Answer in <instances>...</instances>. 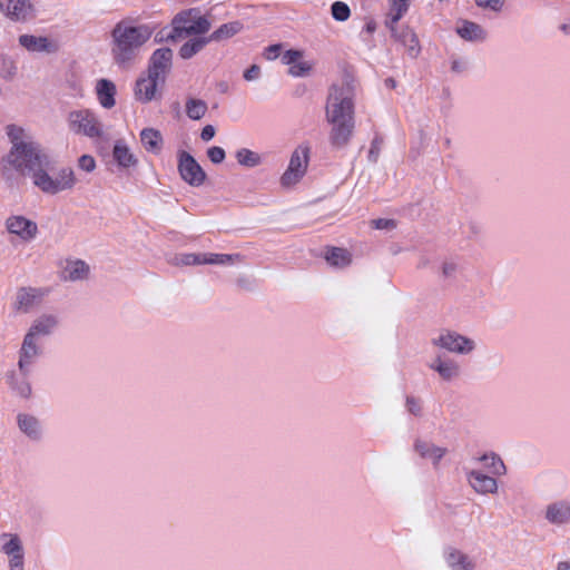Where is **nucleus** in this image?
I'll return each instance as SVG.
<instances>
[{
  "mask_svg": "<svg viewBox=\"0 0 570 570\" xmlns=\"http://www.w3.org/2000/svg\"><path fill=\"white\" fill-rule=\"evenodd\" d=\"M208 38H194L187 42H185L179 49V56L183 59H189L197 52H199L208 42Z\"/></svg>",
  "mask_w": 570,
  "mask_h": 570,
  "instance_id": "26",
  "label": "nucleus"
},
{
  "mask_svg": "<svg viewBox=\"0 0 570 570\" xmlns=\"http://www.w3.org/2000/svg\"><path fill=\"white\" fill-rule=\"evenodd\" d=\"M239 255H229V254H203V262L204 264H218V265H225L234 263L235 259H238Z\"/></svg>",
  "mask_w": 570,
  "mask_h": 570,
  "instance_id": "37",
  "label": "nucleus"
},
{
  "mask_svg": "<svg viewBox=\"0 0 570 570\" xmlns=\"http://www.w3.org/2000/svg\"><path fill=\"white\" fill-rule=\"evenodd\" d=\"M10 570H23V552L10 556Z\"/></svg>",
  "mask_w": 570,
  "mask_h": 570,
  "instance_id": "45",
  "label": "nucleus"
},
{
  "mask_svg": "<svg viewBox=\"0 0 570 570\" xmlns=\"http://www.w3.org/2000/svg\"><path fill=\"white\" fill-rule=\"evenodd\" d=\"M19 43L32 52H55L58 50V45L47 37L22 35L19 37Z\"/></svg>",
  "mask_w": 570,
  "mask_h": 570,
  "instance_id": "18",
  "label": "nucleus"
},
{
  "mask_svg": "<svg viewBox=\"0 0 570 570\" xmlns=\"http://www.w3.org/2000/svg\"><path fill=\"white\" fill-rule=\"evenodd\" d=\"M215 128L214 126L212 125H207L203 128L202 132H200V138L204 140V141H209L210 139L214 138L215 136Z\"/></svg>",
  "mask_w": 570,
  "mask_h": 570,
  "instance_id": "49",
  "label": "nucleus"
},
{
  "mask_svg": "<svg viewBox=\"0 0 570 570\" xmlns=\"http://www.w3.org/2000/svg\"><path fill=\"white\" fill-rule=\"evenodd\" d=\"M6 226L9 233L19 236L26 242L33 239L38 233L37 224L24 216L18 215L9 217L6 222Z\"/></svg>",
  "mask_w": 570,
  "mask_h": 570,
  "instance_id": "13",
  "label": "nucleus"
},
{
  "mask_svg": "<svg viewBox=\"0 0 570 570\" xmlns=\"http://www.w3.org/2000/svg\"><path fill=\"white\" fill-rule=\"evenodd\" d=\"M69 129L77 135H83L89 138H100L102 136V127L96 115L89 109H79L69 112Z\"/></svg>",
  "mask_w": 570,
  "mask_h": 570,
  "instance_id": "6",
  "label": "nucleus"
},
{
  "mask_svg": "<svg viewBox=\"0 0 570 570\" xmlns=\"http://www.w3.org/2000/svg\"><path fill=\"white\" fill-rule=\"evenodd\" d=\"M3 538H9V541L6 542L2 547V550L6 554L13 556L23 552L21 542L17 534H7L2 535Z\"/></svg>",
  "mask_w": 570,
  "mask_h": 570,
  "instance_id": "38",
  "label": "nucleus"
},
{
  "mask_svg": "<svg viewBox=\"0 0 570 570\" xmlns=\"http://www.w3.org/2000/svg\"><path fill=\"white\" fill-rule=\"evenodd\" d=\"M431 367L444 380H450L458 374V366L453 362H443L441 358H438Z\"/></svg>",
  "mask_w": 570,
  "mask_h": 570,
  "instance_id": "34",
  "label": "nucleus"
},
{
  "mask_svg": "<svg viewBox=\"0 0 570 570\" xmlns=\"http://www.w3.org/2000/svg\"><path fill=\"white\" fill-rule=\"evenodd\" d=\"M181 264L184 265H199L204 264L203 254H185L180 258Z\"/></svg>",
  "mask_w": 570,
  "mask_h": 570,
  "instance_id": "44",
  "label": "nucleus"
},
{
  "mask_svg": "<svg viewBox=\"0 0 570 570\" xmlns=\"http://www.w3.org/2000/svg\"><path fill=\"white\" fill-rule=\"evenodd\" d=\"M18 393L23 397H29L31 394V387L28 383L17 387Z\"/></svg>",
  "mask_w": 570,
  "mask_h": 570,
  "instance_id": "51",
  "label": "nucleus"
},
{
  "mask_svg": "<svg viewBox=\"0 0 570 570\" xmlns=\"http://www.w3.org/2000/svg\"><path fill=\"white\" fill-rule=\"evenodd\" d=\"M469 481L473 489L479 493H494L498 489L494 478L485 475L479 471H472L469 474Z\"/></svg>",
  "mask_w": 570,
  "mask_h": 570,
  "instance_id": "21",
  "label": "nucleus"
},
{
  "mask_svg": "<svg viewBox=\"0 0 570 570\" xmlns=\"http://www.w3.org/2000/svg\"><path fill=\"white\" fill-rule=\"evenodd\" d=\"M449 566L453 570H472L473 564L466 556L460 551H453L448 557Z\"/></svg>",
  "mask_w": 570,
  "mask_h": 570,
  "instance_id": "33",
  "label": "nucleus"
},
{
  "mask_svg": "<svg viewBox=\"0 0 570 570\" xmlns=\"http://www.w3.org/2000/svg\"><path fill=\"white\" fill-rule=\"evenodd\" d=\"M207 156L214 164H220L225 159V150L222 147L213 146L208 149Z\"/></svg>",
  "mask_w": 570,
  "mask_h": 570,
  "instance_id": "43",
  "label": "nucleus"
},
{
  "mask_svg": "<svg viewBox=\"0 0 570 570\" xmlns=\"http://www.w3.org/2000/svg\"><path fill=\"white\" fill-rule=\"evenodd\" d=\"M331 12L337 21H346L351 16L350 7L342 1H335L331 7Z\"/></svg>",
  "mask_w": 570,
  "mask_h": 570,
  "instance_id": "39",
  "label": "nucleus"
},
{
  "mask_svg": "<svg viewBox=\"0 0 570 570\" xmlns=\"http://www.w3.org/2000/svg\"><path fill=\"white\" fill-rule=\"evenodd\" d=\"M78 167L81 170H85L87 173H91L96 168V160H95V158L91 155H82L78 159Z\"/></svg>",
  "mask_w": 570,
  "mask_h": 570,
  "instance_id": "41",
  "label": "nucleus"
},
{
  "mask_svg": "<svg viewBox=\"0 0 570 570\" xmlns=\"http://www.w3.org/2000/svg\"><path fill=\"white\" fill-rule=\"evenodd\" d=\"M547 519L553 523H564L570 521L569 507L564 504H552L547 510Z\"/></svg>",
  "mask_w": 570,
  "mask_h": 570,
  "instance_id": "29",
  "label": "nucleus"
},
{
  "mask_svg": "<svg viewBox=\"0 0 570 570\" xmlns=\"http://www.w3.org/2000/svg\"><path fill=\"white\" fill-rule=\"evenodd\" d=\"M242 28L243 26L239 21L224 23L209 36V40L220 41L224 39H228L238 33L242 30Z\"/></svg>",
  "mask_w": 570,
  "mask_h": 570,
  "instance_id": "24",
  "label": "nucleus"
},
{
  "mask_svg": "<svg viewBox=\"0 0 570 570\" xmlns=\"http://www.w3.org/2000/svg\"><path fill=\"white\" fill-rule=\"evenodd\" d=\"M259 72V67L257 65H253L244 72V78L248 81L254 80L258 78Z\"/></svg>",
  "mask_w": 570,
  "mask_h": 570,
  "instance_id": "47",
  "label": "nucleus"
},
{
  "mask_svg": "<svg viewBox=\"0 0 570 570\" xmlns=\"http://www.w3.org/2000/svg\"><path fill=\"white\" fill-rule=\"evenodd\" d=\"M281 46L279 45H272L265 50V57L268 60L276 59L279 55Z\"/></svg>",
  "mask_w": 570,
  "mask_h": 570,
  "instance_id": "48",
  "label": "nucleus"
},
{
  "mask_svg": "<svg viewBox=\"0 0 570 570\" xmlns=\"http://www.w3.org/2000/svg\"><path fill=\"white\" fill-rule=\"evenodd\" d=\"M65 272L68 274L67 277L69 279L77 281L87 276L89 266L82 261H77L69 264Z\"/></svg>",
  "mask_w": 570,
  "mask_h": 570,
  "instance_id": "35",
  "label": "nucleus"
},
{
  "mask_svg": "<svg viewBox=\"0 0 570 570\" xmlns=\"http://www.w3.org/2000/svg\"><path fill=\"white\" fill-rule=\"evenodd\" d=\"M112 156L118 166L124 168L134 167L138 163L137 157L131 153L124 140H117L115 142Z\"/></svg>",
  "mask_w": 570,
  "mask_h": 570,
  "instance_id": "20",
  "label": "nucleus"
},
{
  "mask_svg": "<svg viewBox=\"0 0 570 570\" xmlns=\"http://www.w3.org/2000/svg\"><path fill=\"white\" fill-rule=\"evenodd\" d=\"M438 344L455 353H468L474 348V343L471 340L451 332L441 335Z\"/></svg>",
  "mask_w": 570,
  "mask_h": 570,
  "instance_id": "16",
  "label": "nucleus"
},
{
  "mask_svg": "<svg viewBox=\"0 0 570 570\" xmlns=\"http://www.w3.org/2000/svg\"><path fill=\"white\" fill-rule=\"evenodd\" d=\"M42 331L39 325H32L30 331L24 336L21 350H20V358H19V370L23 376H27L28 370L27 367L32 363V360L38 355V347L35 343V332Z\"/></svg>",
  "mask_w": 570,
  "mask_h": 570,
  "instance_id": "11",
  "label": "nucleus"
},
{
  "mask_svg": "<svg viewBox=\"0 0 570 570\" xmlns=\"http://www.w3.org/2000/svg\"><path fill=\"white\" fill-rule=\"evenodd\" d=\"M415 450L422 458L431 459L435 464L443 458L446 450L443 448L434 446L425 442L417 441Z\"/></svg>",
  "mask_w": 570,
  "mask_h": 570,
  "instance_id": "25",
  "label": "nucleus"
},
{
  "mask_svg": "<svg viewBox=\"0 0 570 570\" xmlns=\"http://www.w3.org/2000/svg\"><path fill=\"white\" fill-rule=\"evenodd\" d=\"M386 27L390 29L392 37L395 41L401 43L407 51V55L411 58H416L420 53V42L415 32L409 27H402L397 29V23L393 26L390 24V19L386 20Z\"/></svg>",
  "mask_w": 570,
  "mask_h": 570,
  "instance_id": "10",
  "label": "nucleus"
},
{
  "mask_svg": "<svg viewBox=\"0 0 570 570\" xmlns=\"http://www.w3.org/2000/svg\"><path fill=\"white\" fill-rule=\"evenodd\" d=\"M325 259L328 264L336 267L348 266L352 262L351 253L341 247H330L326 250Z\"/></svg>",
  "mask_w": 570,
  "mask_h": 570,
  "instance_id": "23",
  "label": "nucleus"
},
{
  "mask_svg": "<svg viewBox=\"0 0 570 570\" xmlns=\"http://www.w3.org/2000/svg\"><path fill=\"white\" fill-rule=\"evenodd\" d=\"M371 227L374 229H393L396 227L394 219L376 218L371 220Z\"/></svg>",
  "mask_w": 570,
  "mask_h": 570,
  "instance_id": "42",
  "label": "nucleus"
},
{
  "mask_svg": "<svg viewBox=\"0 0 570 570\" xmlns=\"http://www.w3.org/2000/svg\"><path fill=\"white\" fill-rule=\"evenodd\" d=\"M32 164L28 165V169L24 175L32 177L33 184L47 194H57L67 189H71L77 178L71 168L61 169L56 178H52L46 171L48 166L47 156L41 154L38 160H32Z\"/></svg>",
  "mask_w": 570,
  "mask_h": 570,
  "instance_id": "4",
  "label": "nucleus"
},
{
  "mask_svg": "<svg viewBox=\"0 0 570 570\" xmlns=\"http://www.w3.org/2000/svg\"><path fill=\"white\" fill-rule=\"evenodd\" d=\"M326 117L332 124L330 139L333 146L343 147L354 130L353 90L348 83L333 86L326 107Z\"/></svg>",
  "mask_w": 570,
  "mask_h": 570,
  "instance_id": "1",
  "label": "nucleus"
},
{
  "mask_svg": "<svg viewBox=\"0 0 570 570\" xmlns=\"http://www.w3.org/2000/svg\"><path fill=\"white\" fill-rule=\"evenodd\" d=\"M18 424L20 430L29 435L30 438H38L39 435V424L36 417L27 415V414H19L18 415Z\"/></svg>",
  "mask_w": 570,
  "mask_h": 570,
  "instance_id": "30",
  "label": "nucleus"
},
{
  "mask_svg": "<svg viewBox=\"0 0 570 570\" xmlns=\"http://www.w3.org/2000/svg\"><path fill=\"white\" fill-rule=\"evenodd\" d=\"M311 149L307 145H299L292 154L289 164L281 177L283 187L295 186L305 176L309 164Z\"/></svg>",
  "mask_w": 570,
  "mask_h": 570,
  "instance_id": "7",
  "label": "nucleus"
},
{
  "mask_svg": "<svg viewBox=\"0 0 570 570\" xmlns=\"http://www.w3.org/2000/svg\"><path fill=\"white\" fill-rule=\"evenodd\" d=\"M479 7L499 10L501 8V0H476Z\"/></svg>",
  "mask_w": 570,
  "mask_h": 570,
  "instance_id": "46",
  "label": "nucleus"
},
{
  "mask_svg": "<svg viewBox=\"0 0 570 570\" xmlns=\"http://www.w3.org/2000/svg\"><path fill=\"white\" fill-rule=\"evenodd\" d=\"M444 274H449V268H448V266H444Z\"/></svg>",
  "mask_w": 570,
  "mask_h": 570,
  "instance_id": "55",
  "label": "nucleus"
},
{
  "mask_svg": "<svg viewBox=\"0 0 570 570\" xmlns=\"http://www.w3.org/2000/svg\"><path fill=\"white\" fill-rule=\"evenodd\" d=\"M155 28L149 24L131 26L126 21L118 22L112 29V57L116 63L127 65L138 55L140 48L149 41Z\"/></svg>",
  "mask_w": 570,
  "mask_h": 570,
  "instance_id": "2",
  "label": "nucleus"
},
{
  "mask_svg": "<svg viewBox=\"0 0 570 570\" xmlns=\"http://www.w3.org/2000/svg\"><path fill=\"white\" fill-rule=\"evenodd\" d=\"M558 570H570V563L561 562L558 567Z\"/></svg>",
  "mask_w": 570,
  "mask_h": 570,
  "instance_id": "52",
  "label": "nucleus"
},
{
  "mask_svg": "<svg viewBox=\"0 0 570 570\" xmlns=\"http://www.w3.org/2000/svg\"><path fill=\"white\" fill-rule=\"evenodd\" d=\"M480 461L484 464L488 471L494 475L503 474L505 471L502 460L493 453L482 455Z\"/></svg>",
  "mask_w": 570,
  "mask_h": 570,
  "instance_id": "32",
  "label": "nucleus"
},
{
  "mask_svg": "<svg viewBox=\"0 0 570 570\" xmlns=\"http://www.w3.org/2000/svg\"><path fill=\"white\" fill-rule=\"evenodd\" d=\"M7 134L13 146L9 154L2 159V174L7 176L9 167H12L24 175L28 169V165L32 164V160H38L42 153L40 151L39 146L35 142L22 141V128L10 125L7 127Z\"/></svg>",
  "mask_w": 570,
  "mask_h": 570,
  "instance_id": "3",
  "label": "nucleus"
},
{
  "mask_svg": "<svg viewBox=\"0 0 570 570\" xmlns=\"http://www.w3.org/2000/svg\"><path fill=\"white\" fill-rule=\"evenodd\" d=\"M410 7V0H390V12L387 19L390 24L393 27L396 24L402 17L407 12Z\"/></svg>",
  "mask_w": 570,
  "mask_h": 570,
  "instance_id": "27",
  "label": "nucleus"
},
{
  "mask_svg": "<svg viewBox=\"0 0 570 570\" xmlns=\"http://www.w3.org/2000/svg\"><path fill=\"white\" fill-rule=\"evenodd\" d=\"M389 82H390V86L394 87V80L390 79Z\"/></svg>",
  "mask_w": 570,
  "mask_h": 570,
  "instance_id": "56",
  "label": "nucleus"
},
{
  "mask_svg": "<svg viewBox=\"0 0 570 570\" xmlns=\"http://www.w3.org/2000/svg\"><path fill=\"white\" fill-rule=\"evenodd\" d=\"M39 324H40V328L45 330V331H39V330L36 331L35 332V336L49 334L50 331L56 325V320L53 317H50V316L42 317V318L38 320L33 325H39Z\"/></svg>",
  "mask_w": 570,
  "mask_h": 570,
  "instance_id": "40",
  "label": "nucleus"
},
{
  "mask_svg": "<svg viewBox=\"0 0 570 570\" xmlns=\"http://www.w3.org/2000/svg\"><path fill=\"white\" fill-rule=\"evenodd\" d=\"M458 33L465 40H482L484 39V32L482 28L471 21H464L461 27L458 28Z\"/></svg>",
  "mask_w": 570,
  "mask_h": 570,
  "instance_id": "28",
  "label": "nucleus"
},
{
  "mask_svg": "<svg viewBox=\"0 0 570 570\" xmlns=\"http://www.w3.org/2000/svg\"><path fill=\"white\" fill-rule=\"evenodd\" d=\"M207 104L200 99H188L186 102V114L193 120H198L205 116Z\"/></svg>",
  "mask_w": 570,
  "mask_h": 570,
  "instance_id": "31",
  "label": "nucleus"
},
{
  "mask_svg": "<svg viewBox=\"0 0 570 570\" xmlns=\"http://www.w3.org/2000/svg\"><path fill=\"white\" fill-rule=\"evenodd\" d=\"M0 9L14 21H24L33 16L30 0H0Z\"/></svg>",
  "mask_w": 570,
  "mask_h": 570,
  "instance_id": "12",
  "label": "nucleus"
},
{
  "mask_svg": "<svg viewBox=\"0 0 570 570\" xmlns=\"http://www.w3.org/2000/svg\"><path fill=\"white\" fill-rule=\"evenodd\" d=\"M406 406H407V410L412 414H415V415L419 414L421 411V406H420L419 402L416 400H414L413 397L406 399Z\"/></svg>",
  "mask_w": 570,
  "mask_h": 570,
  "instance_id": "50",
  "label": "nucleus"
},
{
  "mask_svg": "<svg viewBox=\"0 0 570 570\" xmlns=\"http://www.w3.org/2000/svg\"><path fill=\"white\" fill-rule=\"evenodd\" d=\"M236 158L240 165L247 167H254L261 163V157L247 148L239 149L236 154Z\"/></svg>",
  "mask_w": 570,
  "mask_h": 570,
  "instance_id": "36",
  "label": "nucleus"
},
{
  "mask_svg": "<svg viewBox=\"0 0 570 570\" xmlns=\"http://www.w3.org/2000/svg\"><path fill=\"white\" fill-rule=\"evenodd\" d=\"M303 52L299 50H287L282 56L283 63L289 66L288 73L293 77H302L307 75L311 69L312 65L308 61H305L302 59Z\"/></svg>",
  "mask_w": 570,
  "mask_h": 570,
  "instance_id": "15",
  "label": "nucleus"
},
{
  "mask_svg": "<svg viewBox=\"0 0 570 570\" xmlns=\"http://www.w3.org/2000/svg\"><path fill=\"white\" fill-rule=\"evenodd\" d=\"M561 29L564 33H570V24H562Z\"/></svg>",
  "mask_w": 570,
  "mask_h": 570,
  "instance_id": "54",
  "label": "nucleus"
},
{
  "mask_svg": "<svg viewBox=\"0 0 570 570\" xmlns=\"http://www.w3.org/2000/svg\"><path fill=\"white\" fill-rule=\"evenodd\" d=\"M161 86L160 79L154 77L153 75L146 72L141 75L135 85V97L137 100L141 102L151 101L157 94L158 86Z\"/></svg>",
  "mask_w": 570,
  "mask_h": 570,
  "instance_id": "14",
  "label": "nucleus"
},
{
  "mask_svg": "<svg viewBox=\"0 0 570 570\" xmlns=\"http://www.w3.org/2000/svg\"><path fill=\"white\" fill-rule=\"evenodd\" d=\"M366 29L368 32H373L375 30V23L374 22H368L366 24Z\"/></svg>",
  "mask_w": 570,
  "mask_h": 570,
  "instance_id": "53",
  "label": "nucleus"
},
{
  "mask_svg": "<svg viewBox=\"0 0 570 570\" xmlns=\"http://www.w3.org/2000/svg\"><path fill=\"white\" fill-rule=\"evenodd\" d=\"M210 29L209 21L199 14L196 9L179 12L173 19V33L170 38L179 39L193 35H204Z\"/></svg>",
  "mask_w": 570,
  "mask_h": 570,
  "instance_id": "5",
  "label": "nucleus"
},
{
  "mask_svg": "<svg viewBox=\"0 0 570 570\" xmlns=\"http://www.w3.org/2000/svg\"><path fill=\"white\" fill-rule=\"evenodd\" d=\"M173 51L169 48H159L150 57L147 72L160 79L164 83L171 68Z\"/></svg>",
  "mask_w": 570,
  "mask_h": 570,
  "instance_id": "9",
  "label": "nucleus"
},
{
  "mask_svg": "<svg viewBox=\"0 0 570 570\" xmlns=\"http://www.w3.org/2000/svg\"><path fill=\"white\" fill-rule=\"evenodd\" d=\"M140 140L144 148L153 154H158L163 147V136L159 130L145 128L140 131Z\"/></svg>",
  "mask_w": 570,
  "mask_h": 570,
  "instance_id": "22",
  "label": "nucleus"
},
{
  "mask_svg": "<svg viewBox=\"0 0 570 570\" xmlns=\"http://www.w3.org/2000/svg\"><path fill=\"white\" fill-rule=\"evenodd\" d=\"M45 294L41 289L22 287L17 293L16 308L27 313L41 303Z\"/></svg>",
  "mask_w": 570,
  "mask_h": 570,
  "instance_id": "17",
  "label": "nucleus"
},
{
  "mask_svg": "<svg viewBox=\"0 0 570 570\" xmlns=\"http://www.w3.org/2000/svg\"><path fill=\"white\" fill-rule=\"evenodd\" d=\"M178 170L181 178L193 186H200L206 177L195 158L186 151L179 155Z\"/></svg>",
  "mask_w": 570,
  "mask_h": 570,
  "instance_id": "8",
  "label": "nucleus"
},
{
  "mask_svg": "<svg viewBox=\"0 0 570 570\" xmlns=\"http://www.w3.org/2000/svg\"><path fill=\"white\" fill-rule=\"evenodd\" d=\"M96 94L99 104L106 108L110 109L116 105V86L112 81L108 79H100L96 85Z\"/></svg>",
  "mask_w": 570,
  "mask_h": 570,
  "instance_id": "19",
  "label": "nucleus"
}]
</instances>
